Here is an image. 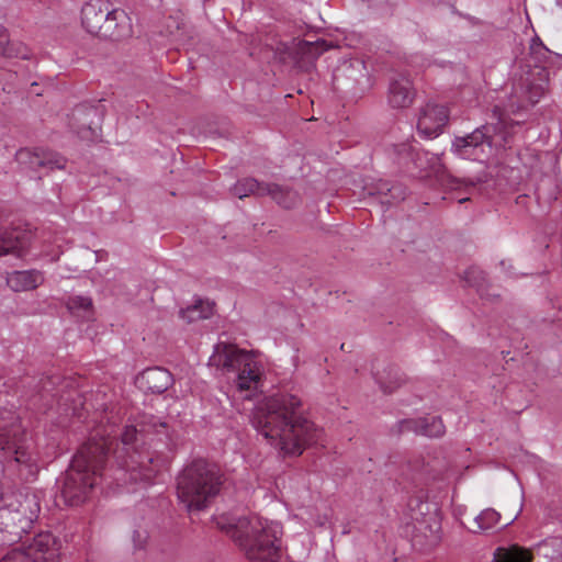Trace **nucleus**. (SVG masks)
<instances>
[{"label":"nucleus","mask_w":562,"mask_h":562,"mask_svg":"<svg viewBox=\"0 0 562 562\" xmlns=\"http://www.w3.org/2000/svg\"><path fill=\"white\" fill-rule=\"evenodd\" d=\"M529 49L530 58L535 63V66L541 67V71H544V67L550 59L551 52L543 45L538 36L531 40Z\"/></svg>","instance_id":"nucleus-23"},{"label":"nucleus","mask_w":562,"mask_h":562,"mask_svg":"<svg viewBox=\"0 0 562 562\" xmlns=\"http://www.w3.org/2000/svg\"><path fill=\"white\" fill-rule=\"evenodd\" d=\"M10 524L5 525V528L0 524V547L5 544H12L14 542L13 533L8 529Z\"/></svg>","instance_id":"nucleus-31"},{"label":"nucleus","mask_w":562,"mask_h":562,"mask_svg":"<svg viewBox=\"0 0 562 562\" xmlns=\"http://www.w3.org/2000/svg\"><path fill=\"white\" fill-rule=\"evenodd\" d=\"M95 113H97L95 109H89V110H87L85 113H83V111H82L81 109H78V110H76V112L74 113V116H75V117H77V116H81V115H83V116H85V119H87L88 116H90V114H95Z\"/></svg>","instance_id":"nucleus-34"},{"label":"nucleus","mask_w":562,"mask_h":562,"mask_svg":"<svg viewBox=\"0 0 562 562\" xmlns=\"http://www.w3.org/2000/svg\"><path fill=\"white\" fill-rule=\"evenodd\" d=\"M138 430L135 426H125L121 434V443H116L114 458L117 469L114 472V480L117 486H126L132 483H149L155 470L151 468L153 457L138 451L134 445L137 440Z\"/></svg>","instance_id":"nucleus-7"},{"label":"nucleus","mask_w":562,"mask_h":562,"mask_svg":"<svg viewBox=\"0 0 562 562\" xmlns=\"http://www.w3.org/2000/svg\"><path fill=\"white\" fill-rule=\"evenodd\" d=\"M531 553L518 546L510 548H498L494 552V559L492 562H531Z\"/></svg>","instance_id":"nucleus-22"},{"label":"nucleus","mask_w":562,"mask_h":562,"mask_svg":"<svg viewBox=\"0 0 562 562\" xmlns=\"http://www.w3.org/2000/svg\"><path fill=\"white\" fill-rule=\"evenodd\" d=\"M60 540L52 532L36 535L26 546L11 549L0 562H59Z\"/></svg>","instance_id":"nucleus-9"},{"label":"nucleus","mask_w":562,"mask_h":562,"mask_svg":"<svg viewBox=\"0 0 562 562\" xmlns=\"http://www.w3.org/2000/svg\"><path fill=\"white\" fill-rule=\"evenodd\" d=\"M67 307L71 313L89 312L92 307V301L88 296H71L68 299Z\"/></svg>","instance_id":"nucleus-27"},{"label":"nucleus","mask_w":562,"mask_h":562,"mask_svg":"<svg viewBox=\"0 0 562 562\" xmlns=\"http://www.w3.org/2000/svg\"><path fill=\"white\" fill-rule=\"evenodd\" d=\"M147 536L144 531L135 530L133 532V542L136 549H142L146 542Z\"/></svg>","instance_id":"nucleus-32"},{"label":"nucleus","mask_w":562,"mask_h":562,"mask_svg":"<svg viewBox=\"0 0 562 562\" xmlns=\"http://www.w3.org/2000/svg\"><path fill=\"white\" fill-rule=\"evenodd\" d=\"M44 282L40 270L12 271L7 276V285L14 292L32 291Z\"/></svg>","instance_id":"nucleus-19"},{"label":"nucleus","mask_w":562,"mask_h":562,"mask_svg":"<svg viewBox=\"0 0 562 562\" xmlns=\"http://www.w3.org/2000/svg\"><path fill=\"white\" fill-rule=\"evenodd\" d=\"M148 420L144 423L142 431L153 430L155 432H161V429L167 428V424L158 420L156 417L150 416Z\"/></svg>","instance_id":"nucleus-30"},{"label":"nucleus","mask_w":562,"mask_h":562,"mask_svg":"<svg viewBox=\"0 0 562 562\" xmlns=\"http://www.w3.org/2000/svg\"><path fill=\"white\" fill-rule=\"evenodd\" d=\"M449 120V112L445 105L427 103L420 111L417 130L425 138H435L442 133Z\"/></svg>","instance_id":"nucleus-12"},{"label":"nucleus","mask_w":562,"mask_h":562,"mask_svg":"<svg viewBox=\"0 0 562 562\" xmlns=\"http://www.w3.org/2000/svg\"><path fill=\"white\" fill-rule=\"evenodd\" d=\"M217 526L224 530L247 559L252 561H274L281 547V527L257 515L221 516Z\"/></svg>","instance_id":"nucleus-3"},{"label":"nucleus","mask_w":562,"mask_h":562,"mask_svg":"<svg viewBox=\"0 0 562 562\" xmlns=\"http://www.w3.org/2000/svg\"><path fill=\"white\" fill-rule=\"evenodd\" d=\"M398 426L401 432L412 431L430 438L441 437L446 431L441 418L437 416L404 419L400 422Z\"/></svg>","instance_id":"nucleus-13"},{"label":"nucleus","mask_w":562,"mask_h":562,"mask_svg":"<svg viewBox=\"0 0 562 562\" xmlns=\"http://www.w3.org/2000/svg\"><path fill=\"white\" fill-rule=\"evenodd\" d=\"M364 190L369 195L376 196L380 204L386 207L405 198V191L401 184H391L389 181L382 179L366 184Z\"/></svg>","instance_id":"nucleus-15"},{"label":"nucleus","mask_w":562,"mask_h":562,"mask_svg":"<svg viewBox=\"0 0 562 562\" xmlns=\"http://www.w3.org/2000/svg\"><path fill=\"white\" fill-rule=\"evenodd\" d=\"M112 432L113 429L106 431V437L101 436L100 439H97L100 435L97 432L74 457L61 488V497L66 504H82L89 492L98 484V480L102 479L103 474L100 471L113 445Z\"/></svg>","instance_id":"nucleus-2"},{"label":"nucleus","mask_w":562,"mask_h":562,"mask_svg":"<svg viewBox=\"0 0 562 562\" xmlns=\"http://www.w3.org/2000/svg\"><path fill=\"white\" fill-rule=\"evenodd\" d=\"M210 363L227 374H234V383L245 397L250 398L261 385L263 370L261 363L249 352L236 345L218 342L214 347Z\"/></svg>","instance_id":"nucleus-6"},{"label":"nucleus","mask_w":562,"mask_h":562,"mask_svg":"<svg viewBox=\"0 0 562 562\" xmlns=\"http://www.w3.org/2000/svg\"><path fill=\"white\" fill-rule=\"evenodd\" d=\"M222 483L216 464L193 460L177 479V496L188 512L202 510L218 494Z\"/></svg>","instance_id":"nucleus-4"},{"label":"nucleus","mask_w":562,"mask_h":562,"mask_svg":"<svg viewBox=\"0 0 562 562\" xmlns=\"http://www.w3.org/2000/svg\"><path fill=\"white\" fill-rule=\"evenodd\" d=\"M501 515L493 508H486L480 513L474 519L476 529H474V532L477 531H486L494 527H496L499 524Z\"/></svg>","instance_id":"nucleus-24"},{"label":"nucleus","mask_w":562,"mask_h":562,"mask_svg":"<svg viewBox=\"0 0 562 562\" xmlns=\"http://www.w3.org/2000/svg\"><path fill=\"white\" fill-rule=\"evenodd\" d=\"M0 55L4 57H12L13 50L10 47L9 37L7 35L5 29L0 25Z\"/></svg>","instance_id":"nucleus-29"},{"label":"nucleus","mask_w":562,"mask_h":562,"mask_svg":"<svg viewBox=\"0 0 562 562\" xmlns=\"http://www.w3.org/2000/svg\"><path fill=\"white\" fill-rule=\"evenodd\" d=\"M414 100L411 80L405 76H397L390 82L387 101L394 109L407 108Z\"/></svg>","instance_id":"nucleus-17"},{"label":"nucleus","mask_w":562,"mask_h":562,"mask_svg":"<svg viewBox=\"0 0 562 562\" xmlns=\"http://www.w3.org/2000/svg\"><path fill=\"white\" fill-rule=\"evenodd\" d=\"M0 451L9 467H16L25 481H33L38 471V457L27 438L19 416L4 411L0 414Z\"/></svg>","instance_id":"nucleus-5"},{"label":"nucleus","mask_w":562,"mask_h":562,"mask_svg":"<svg viewBox=\"0 0 562 562\" xmlns=\"http://www.w3.org/2000/svg\"><path fill=\"white\" fill-rule=\"evenodd\" d=\"M41 512L40 499L34 493L21 494L18 499L16 509L8 513V520H11L14 542L19 541L22 533L27 532Z\"/></svg>","instance_id":"nucleus-11"},{"label":"nucleus","mask_w":562,"mask_h":562,"mask_svg":"<svg viewBox=\"0 0 562 562\" xmlns=\"http://www.w3.org/2000/svg\"><path fill=\"white\" fill-rule=\"evenodd\" d=\"M82 26L91 34L119 41L130 32L127 15L108 0H89L81 9Z\"/></svg>","instance_id":"nucleus-8"},{"label":"nucleus","mask_w":562,"mask_h":562,"mask_svg":"<svg viewBox=\"0 0 562 562\" xmlns=\"http://www.w3.org/2000/svg\"><path fill=\"white\" fill-rule=\"evenodd\" d=\"M464 280L470 286L476 288L481 296L484 295V284L486 281L485 273L475 267H471L464 271Z\"/></svg>","instance_id":"nucleus-25"},{"label":"nucleus","mask_w":562,"mask_h":562,"mask_svg":"<svg viewBox=\"0 0 562 562\" xmlns=\"http://www.w3.org/2000/svg\"><path fill=\"white\" fill-rule=\"evenodd\" d=\"M30 246V235L19 228L0 231V256L22 257Z\"/></svg>","instance_id":"nucleus-16"},{"label":"nucleus","mask_w":562,"mask_h":562,"mask_svg":"<svg viewBox=\"0 0 562 562\" xmlns=\"http://www.w3.org/2000/svg\"><path fill=\"white\" fill-rule=\"evenodd\" d=\"M251 424L270 445L285 454H302L322 436V430L302 414L301 398L286 392L266 397L256 407Z\"/></svg>","instance_id":"nucleus-1"},{"label":"nucleus","mask_w":562,"mask_h":562,"mask_svg":"<svg viewBox=\"0 0 562 562\" xmlns=\"http://www.w3.org/2000/svg\"><path fill=\"white\" fill-rule=\"evenodd\" d=\"M140 379L148 391L158 394L167 391L173 382L171 373L159 367L146 369Z\"/></svg>","instance_id":"nucleus-20"},{"label":"nucleus","mask_w":562,"mask_h":562,"mask_svg":"<svg viewBox=\"0 0 562 562\" xmlns=\"http://www.w3.org/2000/svg\"><path fill=\"white\" fill-rule=\"evenodd\" d=\"M326 41L318 40L316 42L300 41L299 50L303 54H308L313 57L319 56L322 53L328 49Z\"/></svg>","instance_id":"nucleus-26"},{"label":"nucleus","mask_w":562,"mask_h":562,"mask_svg":"<svg viewBox=\"0 0 562 562\" xmlns=\"http://www.w3.org/2000/svg\"><path fill=\"white\" fill-rule=\"evenodd\" d=\"M77 134L82 137V138H88L90 136H93L95 135V132L94 130L92 128L91 126V123L89 124H83L82 126L78 127L76 130Z\"/></svg>","instance_id":"nucleus-33"},{"label":"nucleus","mask_w":562,"mask_h":562,"mask_svg":"<svg viewBox=\"0 0 562 562\" xmlns=\"http://www.w3.org/2000/svg\"><path fill=\"white\" fill-rule=\"evenodd\" d=\"M279 189L281 190L282 193H280L278 196L280 198V200H282L284 203H281L280 201H276L279 205H281L282 207L284 209H290L292 207L295 203H296V200H297V196H296V193L291 191V190H288V189H283L281 187H279Z\"/></svg>","instance_id":"nucleus-28"},{"label":"nucleus","mask_w":562,"mask_h":562,"mask_svg":"<svg viewBox=\"0 0 562 562\" xmlns=\"http://www.w3.org/2000/svg\"><path fill=\"white\" fill-rule=\"evenodd\" d=\"M543 91H544V88H543L542 86H539V87L537 88L536 92H535V93H532V94L530 95V101H531L532 103L538 102V99H539V98H540V95L543 93Z\"/></svg>","instance_id":"nucleus-35"},{"label":"nucleus","mask_w":562,"mask_h":562,"mask_svg":"<svg viewBox=\"0 0 562 562\" xmlns=\"http://www.w3.org/2000/svg\"><path fill=\"white\" fill-rule=\"evenodd\" d=\"M232 193L239 199L246 198L250 194L258 196L270 195L274 201L284 203L278 196L282 193L278 184L260 183L255 178H244L237 181L232 188Z\"/></svg>","instance_id":"nucleus-14"},{"label":"nucleus","mask_w":562,"mask_h":562,"mask_svg":"<svg viewBox=\"0 0 562 562\" xmlns=\"http://www.w3.org/2000/svg\"><path fill=\"white\" fill-rule=\"evenodd\" d=\"M492 149V136L487 126L475 128L465 136L456 137L452 142V150L461 158L483 161Z\"/></svg>","instance_id":"nucleus-10"},{"label":"nucleus","mask_w":562,"mask_h":562,"mask_svg":"<svg viewBox=\"0 0 562 562\" xmlns=\"http://www.w3.org/2000/svg\"><path fill=\"white\" fill-rule=\"evenodd\" d=\"M18 159L19 161L23 162L27 159V162L30 164L31 168L38 169V168H48L50 170L53 169H63L66 164V159L60 156L59 154L52 153V151H38V153H31L26 149H22L18 153Z\"/></svg>","instance_id":"nucleus-18"},{"label":"nucleus","mask_w":562,"mask_h":562,"mask_svg":"<svg viewBox=\"0 0 562 562\" xmlns=\"http://www.w3.org/2000/svg\"><path fill=\"white\" fill-rule=\"evenodd\" d=\"M214 303L211 301L196 300L194 304L182 308L180 311V317L188 323L196 322L199 319H205L213 315Z\"/></svg>","instance_id":"nucleus-21"}]
</instances>
